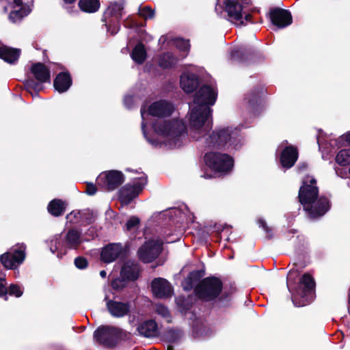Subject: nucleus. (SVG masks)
I'll return each mask as SVG.
<instances>
[{
	"instance_id": "obj_31",
	"label": "nucleus",
	"mask_w": 350,
	"mask_h": 350,
	"mask_svg": "<svg viewBox=\"0 0 350 350\" xmlns=\"http://www.w3.org/2000/svg\"><path fill=\"white\" fill-rule=\"evenodd\" d=\"M205 274V272L204 270H194L188 274L187 278L185 280V286H184V290L189 291L191 289H194V284L196 282H199L200 280H202Z\"/></svg>"
},
{
	"instance_id": "obj_18",
	"label": "nucleus",
	"mask_w": 350,
	"mask_h": 350,
	"mask_svg": "<svg viewBox=\"0 0 350 350\" xmlns=\"http://www.w3.org/2000/svg\"><path fill=\"white\" fill-rule=\"evenodd\" d=\"M152 292L155 297L168 298L173 295V288L171 284L165 278H154L151 282Z\"/></svg>"
},
{
	"instance_id": "obj_4",
	"label": "nucleus",
	"mask_w": 350,
	"mask_h": 350,
	"mask_svg": "<svg viewBox=\"0 0 350 350\" xmlns=\"http://www.w3.org/2000/svg\"><path fill=\"white\" fill-rule=\"evenodd\" d=\"M316 282L308 273L299 278V282L292 292V301L295 307H304L310 304L315 298Z\"/></svg>"
},
{
	"instance_id": "obj_28",
	"label": "nucleus",
	"mask_w": 350,
	"mask_h": 350,
	"mask_svg": "<svg viewBox=\"0 0 350 350\" xmlns=\"http://www.w3.org/2000/svg\"><path fill=\"white\" fill-rule=\"evenodd\" d=\"M139 334L145 338H153L159 336L158 324L153 319L144 321L137 327Z\"/></svg>"
},
{
	"instance_id": "obj_30",
	"label": "nucleus",
	"mask_w": 350,
	"mask_h": 350,
	"mask_svg": "<svg viewBox=\"0 0 350 350\" xmlns=\"http://www.w3.org/2000/svg\"><path fill=\"white\" fill-rule=\"evenodd\" d=\"M67 204L61 199L55 198L48 204V212L54 217H59L64 214Z\"/></svg>"
},
{
	"instance_id": "obj_2",
	"label": "nucleus",
	"mask_w": 350,
	"mask_h": 350,
	"mask_svg": "<svg viewBox=\"0 0 350 350\" xmlns=\"http://www.w3.org/2000/svg\"><path fill=\"white\" fill-rule=\"evenodd\" d=\"M223 289L224 283L219 278L208 276L195 286L193 293L198 300L210 303L212 308L226 309L230 306L232 296Z\"/></svg>"
},
{
	"instance_id": "obj_52",
	"label": "nucleus",
	"mask_w": 350,
	"mask_h": 350,
	"mask_svg": "<svg viewBox=\"0 0 350 350\" xmlns=\"http://www.w3.org/2000/svg\"><path fill=\"white\" fill-rule=\"evenodd\" d=\"M8 288L3 283H0V297H3L4 300H8Z\"/></svg>"
},
{
	"instance_id": "obj_46",
	"label": "nucleus",
	"mask_w": 350,
	"mask_h": 350,
	"mask_svg": "<svg viewBox=\"0 0 350 350\" xmlns=\"http://www.w3.org/2000/svg\"><path fill=\"white\" fill-rule=\"evenodd\" d=\"M258 224L259 225V227L262 228L266 232L267 239H271L273 237V233L272 228L271 227L268 226V225L265 219H263L262 218L259 219L258 220Z\"/></svg>"
},
{
	"instance_id": "obj_48",
	"label": "nucleus",
	"mask_w": 350,
	"mask_h": 350,
	"mask_svg": "<svg viewBox=\"0 0 350 350\" xmlns=\"http://www.w3.org/2000/svg\"><path fill=\"white\" fill-rule=\"evenodd\" d=\"M80 216L81 210H75L71 211L69 214L66 215V219H69L70 223L80 224Z\"/></svg>"
},
{
	"instance_id": "obj_42",
	"label": "nucleus",
	"mask_w": 350,
	"mask_h": 350,
	"mask_svg": "<svg viewBox=\"0 0 350 350\" xmlns=\"http://www.w3.org/2000/svg\"><path fill=\"white\" fill-rule=\"evenodd\" d=\"M129 282L125 278L120 275V278H116L111 281V285L113 289L116 291L122 290Z\"/></svg>"
},
{
	"instance_id": "obj_33",
	"label": "nucleus",
	"mask_w": 350,
	"mask_h": 350,
	"mask_svg": "<svg viewBox=\"0 0 350 350\" xmlns=\"http://www.w3.org/2000/svg\"><path fill=\"white\" fill-rule=\"evenodd\" d=\"M131 57L138 64H142L145 62L147 53L142 42H139L135 45L131 53Z\"/></svg>"
},
{
	"instance_id": "obj_44",
	"label": "nucleus",
	"mask_w": 350,
	"mask_h": 350,
	"mask_svg": "<svg viewBox=\"0 0 350 350\" xmlns=\"http://www.w3.org/2000/svg\"><path fill=\"white\" fill-rule=\"evenodd\" d=\"M139 15L144 19H152L154 16V11L150 6H144L139 10Z\"/></svg>"
},
{
	"instance_id": "obj_62",
	"label": "nucleus",
	"mask_w": 350,
	"mask_h": 350,
	"mask_svg": "<svg viewBox=\"0 0 350 350\" xmlns=\"http://www.w3.org/2000/svg\"><path fill=\"white\" fill-rule=\"evenodd\" d=\"M346 141L350 144V132L346 135Z\"/></svg>"
},
{
	"instance_id": "obj_49",
	"label": "nucleus",
	"mask_w": 350,
	"mask_h": 350,
	"mask_svg": "<svg viewBox=\"0 0 350 350\" xmlns=\"http://www.w3.org/2000/svg\"><path fill=\"white\" fill-rule=\"evenodd\" d=\"M140 223V219L136 216H132L126 223V229L128 231L137 227Z\"/></svg>"
},
{
	"instance_id": "obj_50",
	"label": "nucleus",
	"mask_w": 350,
	"mask_h": 350,
	"mask_svg": "<svg viewBox=\"0 0 350 350\" xmlns=\"http://www.w3.org/2000/svg\"><path fill=\"white\" fill-rule=\"evenodd\" d=\"M155 311L159 315H161L164 318H167L170 317V312L168 308L163 304H157L156 306Z\"/></svg>"
},
{
	"instance_id": "obj_21",
	"label": "nucleus",
	"mask_w": 350,
	"mask_h": 350,
	"mask_svg": "<svg viewBox=\"0 0 350 350\" xmlns=\"http://www.w3.org/2000/svg\"><path fill=\"white\" fill-rule=\"evenodd\" d=\"M174 106L165 100L152 103L148 107V113L154 117L165 118L174 112Z\"/></svg>"
},
{
	"instance_id": "obj_12",
	"label": "nucleus",
	"mask_w": 350,
	"mask_h": 350,
	"mask_svg": "<svg viewBox=\"0 0 350 350\" xmlns=\"http://www.w3.org/2000/svg\"><path fill=\"white\" fill-rule=\"evenodd\" d=\"M147 183V177L142 176L137 178L133 184H126L120 190V202L125 205L129 204L142 191Z\"/></svg>"
},
{
	"instance_id": "obj_15",
	"label": "nucleus",
	"mask_w": 350,
	"mask_h": 350,
	"mask_svg": "<svg viewBox=\"0 0 350 350\" xmlns=\"http://www.w3.org/2000/svg\"><path fill=\"white\" fill-rule=\"evenodd\" d=\"M232 58L240 63L250 64L257 62L263 58L262 53L250 46H241L233 50Z\"/></svg>"
},
{
	"instance_id": "obj_54",
	"label": "nucleus",
	"mask_w": 350,
	"mask_h": 350,
	"mask_svg": "<svg viewBox=\"0 0 350 350\" xmlns=\"http://www.w3.org/2000/svg\"><path fill=\"white\" fill-rule=\"evenodd\" d=\"M21 8V7H25L23 5V1L22 0H13V8Z\"/></svg>"
},
{
	"instance_id": "obj_61",
	"label": "nucleus",
	"mask_w": 350,
	"mask_h": 350,
	"mask_svg": "<svg viewBox=\"0 0 350 350\" xmlns=\"http://www.w3.org/2000/svg\"><path fill=\"white\" fill-rule=\"evenodd\" d=\"M124 25L127 28H132L133 26V24H129L127 21H125Z\"/></svg>"
},
{
	"instance_id": "obj_56",
	"label": "nucleus",
	"mask_w": 350,
	"mask_h": 350,
	"mask_svg": "<svg viewBox=\"0 0 350 350\" xmlns=\"http://www.w3.org/2000/svg\"><path fill=\"white\" fill-rule=\"evenodd\" d=\"M252 14H247L245 16V20L247 22L252 23Z\"/></svg>"
},
{
	"instance_id": "obj_17",
	"label": "nucleus",
	"mask_w": 350,
	"mask_h": 350,
	"mask_svg": "<svg viewBox=\"0 0 350 350\" xmlns=\"http://www.w3.org/2000/svg\"><path fill=\"white\" fill-rule=\"evenodd\" d=\"M271 23L278 28H284L293 23V18L290 11L280 8H272L269 12Z\"/></svg>"
},
{
	"instance_id": "obj_32",
	"label": "nucleus",
	"mask_w": 350,
	"mask_h": 350,
	"mask_svg": "<svg viewBox=\"0 0 350 350\" xmlns=\"http://www.w3.org/2000/svg\"><path fill=\"white\" fill-rule=\"evenodd\" d=\"M123 5L121 3L113 2L108 6L105 11L103 18H122Z\"/></svg>"
},
{
	"instance_id": "obj_9",
	"label": "nucleus",
	"mask_w": 350,
	"mask_h": 350,
	"mask_svg": "<svg viewBox=\"0 0 350 350\" xmlns=\"http://www.w3.org/2000/svg\"><path fill=\"white\" fill-rule=\"evenodd\" d=\"M319 189L315 178L308 175L305 176L301 182L298 192V201L303 207L312 203L319 197Z\"/></svg>"
},
{
	"instance_id": "obj_59",
	"label": "nucleus",
	"mask_w": 350,
	"mask_h": 350,
	"mask_svg": "<svg viewBox=\"0 0 350 350\" xmlns=\"http://www.w3.org/2000/svg\"><path fill=\"white\" fill-rule=\"evenodd\" d=\"M201 177H204L205 178H211L213 177V176L211 174H204L203 175H201Z\"/></svg>"
},
{
	"instance_id": "obj_3",
	"label": "nucleus",
	"mask_w": 350,
	"mask_h": 350,
	"mask_svg": "<svg viewBox=\"0 0 350 350\" xmlns=\"http://www.w3.org/2000/svg\"><path fill=\"white\" fill-rule=\"evenodd\" d=\"M243 137L241 129L237 127L227 126L217 129L206 139L209 148L216 149H239L241 146Z\"/></svg>"
},
{
	"instance_id": "obj_19",
	"label": "nucleus",
	"mask_w": 350,
	"mask_h": 350,
	"mask_svg": "<svg viewBox=\"0 0 350 350\" xmlns=\"http://www.w3.org/2000/svg\"><path fill=\"white\" fill-rule=\"evenodd\" d=\"M106 307L109 313L113 317L121 318L126 316L131 311V304L129 301L122 302L105 298Z\"/></svg>"
},
{
	"instance_id": "obj_20",
	"label": "nucleus",
	"mask_w": 350,
	"mask_h": 350,
	"mask_svg": "<svg viewBox=\"0 0 350 350\" xmlns=\"http://www.w3.org/2000/svg\"><path fill=\"white\" fill-rule=\"evenodd\" d=\"M121 243H109L105 246L100 252V260L105 263H110L120 257L124 256Z\"/></svg>"
},
{
	"instance_id": "obj_38",
	"label": "nucleus",
	"mask_w": 350,
	"mask_h": 350,
	"mask_svg": "<svg viewBox=\"0 0 350 350\" xmlns=\"http://www.w3.org/2000/svg\"><path fill=\"white\" fill-rule=\"evenodd\" d=\"M96 215L92 210L89 208L81 210L80 225L88 226L95 221Z\"/></svg>"
},
{
	"instance_id": "obj_27",
	"label": "nucleus",
	"mask_w": 350,
	"mask_h": 350,
	"mask_svg": "<svg viewBox=\"0 0 350 350\" xmlns=\"http://www.w3.org/2000/svg\"><path fill=\"white\" fill-rule=\"evenodd\" d=\"M72 85V79L69 71L58 73L53 80V87L59 93L66 92Z\"/></svg>"
},
{
	"instance_id": "obj_43",
	"label": "nucleus",
	"mask_w": 350,
	"mask_h": 350,
	"mask_svg": "<svg viewBox=\"0 0 350 350\" xmlns=\"http://www.w3.org/2000/svg\"><path fill=\"white\" fill-rule=\"evenodd\" d=\"M174 44L176 47L181 51L186 52L189 51L190 44L187 40L178 38L175 39Z\"/></svg>"
},
{
	"instance_id": "obj_40",
	"label": "nucleus",
	"mask_w": 350,
	"mask_h": 350,
	"mask_svg": "<svg viewBox=\"0 0 350 350\" xmlns=\"http://www.w3.org/2000/svg\"><path fill=\"white\" fill-rule=\"evenodd\" d=\"M336 162L341 166L350 165V149L340 150L336 156Z\"/></svg>"
},
{
	"instance_id": "obj_55",
	"label": "nucleus",
	"mask_w": 350,
	"mask_h": 350,
	"mask_svg": "<svg viewBox=\"0 0 350 350\" xmlns=\"http://www.w3.org/2000/svg\"><path fill=\"white\" fill-rule=\"evenodd\" d=\"M95 233V228L92 227L90 228L87 232L88 235L92 237V238H94Z\"/></svg>"
},
{
	"instance_id": "obj_14",
	"label": "nucleus",
	"mask_w": 350,
	"mask_h": 350,
	"mask_svg": "<svg viewBox=\"0 0 350 350\" xmlns=\"http://www.w3.org/2000/svg\"><path fill=\"white\" fill-rule=\"evenodd\" d=\"M265 90L263 85H257L248 91L244 96L247 109L256 114L260 112L262 107L263 96Z\"/></svg>"
},
{
	"instance_id": "obj_24",
	"label": "nucleus",
	"mask_w": 350,
	"mask_h": 350,
	"mask_svg": "<svg viewBox=\"0 0 350 350\" xmlns=\"http://www.w3.org/2000/svg\"><path fill=\"white\" fill-rule=\"evenodd\" d=\"M81 243V232L77 228H69L63 239L64 247L67 250H77Z\"/></svg>"
},
{
	"instance_id": "obj_51",
	"label": "nucleus",
	"mask_w": 350,
	"mask_h": 350,
	"mask_svg": "<svg viewBox=\"0 0 350 350\" xmlns=\"http://www.w3.org/2000/svg\"><path fill=\"white\" fill-rule=\"evenodd\" d=\"M96 185L93 184L92 183H87L85 185V192L88 196H94L97 192Z\"/></svg>"
},
{
	"instance_id": "obj_6",
	"label": "nucleus",
	"mask_w": 350,
	"mask_h": 350,
	"mask_svg": "<svg viewBox=\"0 0 350 350\" xmlns=\"http://www.w3.org/2000/svg\"><path fill=\"white\" fill-rule=\"evenodd\" d=\"M94 339L105 347L113 348L126 334L122 329L113 325H100L94 332Z\"/></svg>"
},
{
	"instance_id": "obj_16",
	"label": "nucleus",
	"mask_w": 350,
	"mask_h": 350,
	"mask_svg": "<svg viewBox=\"0 0 350 350\" xmlns=\"http://www.w3.org/2000/svg\"><path fill=\"white\" fill-rule=\"evenodd\" d=\"M25 245L21 244L12 252H7L0 256V263L7 269H15L25 258Z\"/></svg>"
},
{
	"instance_id": "obj_29",
	"label": "nucleus",
	"mask_w": 350,
	"mask_h": 350,
	"mask_svg": "<svg viewBox=\"0 0 350 350\" xmlns=\"http://www.w3.org/2000/svg\"><path fill=\"white\" fill-rule=\"evenodd\" d=\"M21 55L20 49L12 48L7 45L0 46V59L8 64H15Z\"/></svg>"
},
{
	"instance_id": "obj_57",
	"label": "nucleus",
	"mask_w": 350,
	"mask_h": 350,
	"mask_svg": "<svg viewBox=\"0 0 350 350\" xmlns=\"http://www.w3.org/2000/svg\"><path fill=\"white\" fill-rule=\"evenodd\" d=\"M239 2H240L242 5L243 4H245V5H249L250 4L251 1L250 0H238Z\"/></svg>"
},
{
	"instance_id": "obj_45",
	"label": "nucleus",
	"mask_w": 350,
	"mask_h": 350,
	"mask_svg": "<svg viewBox=\"0 0 350 350\" xmlns=\"http://www.w3.org/2000/svg\"><path fill=\"white\" fill-rule=\"evenodd\" d=\"M8 293L11 296L20 297L23 295V291L18 284H12L8 289Z\"/></svg>"
},
{
	"instance_id": "obj_1",
	"label": "nucleus",
	"mask_w": 350,
	"mask_h": 350,
	"mask_svg": "<svg viewBox=\"0 0 350 350\" xmlns=\"http://www.w3.org/2000/svg\"><path fill=\"white\" fill-rule=\"evenodd\" d=\"M217 92L209 85H203L196 92L193 102L196 104L189 113V130L190 133L198 134L199 136H192L198 140L212 129L211 118L212 109L210 105H213L217 100Z\"/></svg>"
},
{
	"instance_id": "obj_26",
	"label": "nucleus",
	"mask_w": 350,
	"mask_h": 350,
	"mask_svg": "<svg viewBox=\"0 0 350 350\" xmlns=\"http://www.w3.org/2000/svg\"><path fill=\"white\" fill-rule=\"evenodd\" d=\"M180 85L183 90L187 93L195 92L200 85V80L194 73H183L180 78Z\"/></svg>"
},
{
	"instance_id": "obj_7",
	"label": "nucleus",
	"mask_w": 350,
	"mask_h": 350,
	"mask_svg": "<svg viewBox=\"0 0 350 350\" xmlns=\"http://www.w3.org/2000/svg\"><path fill=\"white\" fill-rule=\"evenodd\" d=\"M206 165L217 172H228L234 165L233 158L228 154L217 152H209L204 154Z\"/></svg>"
},
{
	"instance_id": "obj_47",
	"label": "nucleus",
	"mask_w": 350,
	"mask_h": 350,
	"mask_svg": "<svg viewBox=\"0 0 350 350\" xmlns=\"http://www.w3.org/2000/svg\"><path fill=\"white\" fill-rule=\"evenodd\" d=\"M75 267L79 269H85L88 267V260L84 256H77L74 260Z\"/></svg>"
},
{
	"instance_id": "obj_58",
	"label": "nucleus",
	"mask_w": 350,
	"mask_h": 350,
	"mask_svg": "<svg viewBox=\"0 0 350 350\" xmlns=\"http://www.w3.org/2000/svg\"><path fill=\"white\" fill-rule=\"evenodd\" d=\"M100 275L103 278H105L107 276V272L105 270H101L100 271Z\"/></svg>"
},
{
	"instance_id": "obj_35",
	"label": "nucleus",
	"mask_w": 350,
	"mask_h": 350,
	"mask_svg": "<svg viewBox=\"0 0 350 350\" xmlns=\"http://www.w3.org/2000/svg\"><path fill=\"white\" fill-rule=\"evenodd\" d=\"M78 5L83 12L94 13L100 8V1L99 0H79Z\"/></svg>"
},
{
	"instance_id": "obj_8",
	"label": "nucleus",
	"mask_w": 350,
	"mask_h": 350,
	"mask_svg": "<svg viewBox=\"0 0 350 350\" xmlns=\"http://www.w3.org/2000/svg\"><path fill=\"white\" fill-rule=\"evenodd\" d=\"M155 133L164 137H178L186 131L185 124L178 120H156L152 124Z\"/></svg>"
},
{
	"instance_id": "obj_25",
	"label": "nucleus",
	"mask_w": 350,
	"mask_h": 350,
	"mask_svg": "<svg viewBox=\"0 0 350 350\" xmlns=\"http://www.w3.org/2000/svg\"><path fill=\"white\" fill-rule=\"evenodd\" d=\"M139 272L140 267L138 263L127 260L123 263L120 275L125 278L128 282H134L138 279Z\"/></svg>"
},
{
	"instance_id": "obj_13",
	"label": "nucleus",
	"mask_w": 350,
	"mask_h": 350,
	"mask_svg": "<svg viewBox=\"0 0 350 350\" xmlns=\"http://www.w3.org/2000/svg\"><path fill=\"white\" fill-rule=\"evenodd\" d=\"M331 202L325 196H319L315 201L311 204H306L303 207L307 217L311 219H319L323 217L331 208Z\"/></svg>"
},
{
	"instance_id": "obj_5",
	"label": "nucleus",
	"mask_w": 350,
	"mask_h": 350,
	"mask_svg": "<svg viewBox=\"0 0 350 350\" xmlns=\"http://www.w3.org/2000/svg\"><path fill=\"white\" fill-rule=\"evenodd\" d=\"M30 72L32 77H28L23 85L25 90L32 96L38 94L43 89V83L50 82L51 72L49 68L43 63L37 62L31 64Z\"/></svg>"
},
{
	"instance_id": "obj_60",
	"label": "nucleus",
	"mask_w": 350,
	"mask_h": 350,
	"mask_svg": "<svg viewBox=\"0 0 350 350\" xmlns=\"http://www.w3.org/2000/svg\"><path fill=\"white\" fill-rule=\"evenodd\" d=\"M64 2L66 4H71L75 3L77 0H63Z\"/></svg>"
},
{
	"instance_id": "obj_37",
	"label": "nucleus",
	"mask_w": 350,
	"mask_h": 350,
	"mask_svg": "<svg viewBox=\"0 0 350 350\" xmlns=\"http://www.w3.org/2000/svg\"><path fill=\"white\" fill-rule=\"evenodd\" d=\"M30 12L29 7H21L18 10L11 11L9 14V19L12 23H16L21 21Z\"/></svg>"
},
{
	"instance_id": "obj_23",
	"label": "nucleus",
	"mask_w": 350,
	"mask_h": 350,
	"mask_svg": "<svg viewBox=\"0 0 350 350\" xmlns=\"http://www.w3.org/2000/svg\"><path fill=\"white\" fill-rule=\"evenodd\" d=\"M224 11L227 12L230 21H241L244 25L243 18V5L238 0H224Z\"/></svg>"
},
{
	"instance_id": "obj_11",
	"label": "nucleus",
	"mask_w": 350,
	"mask_h": 350,
	"mask_svg": "<svg viewBox=\"0 0 350 350\" xmlns=\"http://www.w3.org/2000/svg\"><path fill=\"white\" fill-rule=\"evenodd\" d=\"M124 179L122 172L111 170L100 173L96 180L98 186L111 191L118 188L124 182Z\"/></svg>"
},
{
	"instance_id": "obj_36",
	"label": "nucleus",
	"mask_w": 350,
	"mask_h": 350,
	"mask_svg": "<svg viewBox=\"0 0 350 350\" xmlns=\"http://www.w3.org/2000/svg\"><path fill=\"white\" fill-rule=\"evenodd\" d=\"M176 304L180 311L186 314L187 312L190 310L193 306V297L192 295H188L187 297L179 296L176 299Z\"/></svg>"
},
{
	"instance_id": "obj_63",
	"label": "nucleus",
	"mask_w": 350,
	"mask_h": 350,
	"mask_svg": "<svg viewBox=\"0 0 350 350\" xmlns=\"http://www.w3.org/2000/svg\"><path fill=\"white\" fill-rule=\"evenodd\" d=\"M167 350H174V347L172 345H169L167 347Z\"/></svg>"
},
{
	"instance_id": "obj_64",
	"label": "nucleus",
	"mask_w": 350,
	"mask_h": 350,
	"mask_svg": "<svg viewBox=\"0 0 350 350\" xmlns=\"http://www.w3.org/2000/svg\"><path fill=\"white\" fill-rule=\"evenodd\" d=\"M348 301H349V304H350V288H349V291H348Z\"/></svg>"
},
{
	"instance_id": "obj_10",
	"label": "nucleus",
	"mask_w": 350,
	"mask_h": 350,
	"mask_svg": "<svg viewBox=\"0 0 350 350\" xmlns=\"http://www.w3.org/2000/svg\"><path fill=\"white\" fill-rule=\"evenodd\" d=\"M163 242L161 239L146 241L137 250V256L144 263L153 262L163 251Z\"/></svg>"
},
{
	"instance_id": "obj_34",
	"label": "nucleus",
	"mask_w": 350,
	"mask_h": 350,
	"mask_svg": "<svg viewBox=\"0 0 350 350\" xmlns=\"http://www.w3.org/2000/svg\"><path fill=\"white\" fill-rule=\"evenodd\" d=\"M177 59L170 52L161 54L158 60L159 66L163 69L172 68L176 64Z\"/></svg>"
},
{
	"instance_id": "obj_39",
	"label": "nucleus",
	"mask_w": 350,
	"mask_h": 350,
	"mask_svg": "<svg viewBox=\"0 0 350 350\" xmlns=\"http://www.w3.org/2000/svg\"><path fill=\"white\" fill-rule=\"evenodd\" d=\"M121 18H102V21L105 23L107 29L111 35L116 34L120 29Z\"/></svg>"
},
{
	"instance_id": "obj_53",
	"label": "nucleus",
	"mask_w": 350,
	"mask_h": 350,
	"mask_svg": "<svg viewBox=\"0 0 350 350\" xmlns=\"http://www.w3.org/2000/svg\"><path fill=\"white\" fill-rule=\"evenodd\" d=\"M307 167H308V164L306 163H304V162L299 163L297 165V170L299 172H301L304 171Z\"/></svg>"
},
{
	"instance_id": "obj_22",
	"label": "nucleus",
	"mask_w": 350,
	"mask_h": 350,
	"mask_svg": "<svg viewBox=\"0 0 350 350\" xmlns=\"http://www.w3.org/2000/svg\"><path fill=\"white\" fill-rule=\"evenodd\" d=\"M299 157L298 148L293 145H289L282 150L280 162L282 167L291 168L297 162Z\"/></svg>"
},
{
	"instance_id": "obj_41",
	"label": "nucleus",
	"mask_w": 350,
	"mask_h": 350,
	"mask_svg": "<svg viewBox=\"0 0 350 350\" xmlns=\"http://www.w3.org/2000/svg\"><path fill=\"white\" fill-rule=\"evenodd\" d=\"M164 337L167 342L170 343H175L180 337V332L177 330L170 329L165 332Z\"/></svg>"
}]
</instances>
